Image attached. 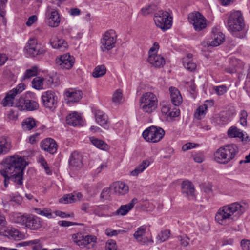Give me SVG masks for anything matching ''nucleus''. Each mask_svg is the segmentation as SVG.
I'll use <instances>...</instances> for the list:
<instances>
[{
  "label": "nucleus",
  "instance_id": "21",
  "mask_svg": "<svg viewBox=\"0 0 250 250\" xmlns=\"http://www.w3.org/2000/svg\"><path fill=\"white\" fill-rule=\"evenodd\" d=\"M137 203V199L136 198H133L130 203L121 206L119 209L113 212L110 216L125 215L133 208L135 204Z\"/></svg>",
  "mask_w": 250,
  "mask_h": 250
},
{
  "label": "nucleus",
  "instance_id": "50",
  "mask_svg": "<svg viewBox=\"0 0 250 250\" xmlns=\"http://www.w3.org/2000/svg\"><path fill=\"white\" fill-rule=\"evenodd\" d=\"M10 201L15 202L17 204H21L22 201V198L19 194H16L13 196H10Z\"/></svg>",
  "mask_w": 250,
  "mask_h": 250
},
{
  "label": "nucleus",
  "instance_id": "34",
  "mask_svg": "<svg viewBox=\"0 0 250 250\" xmlns=\"http://www.w3.org/2000/svg\"><path fill=\"white\" fill-rule=\"evenodd\" d=\"M150 165V162L148 160H145L138 165L131 172V175L132 176H137L139 173H142Z\"/></svg>",
  "mask_w": 250,
  "mask_h": 250
},
{
  "label": "nucleus",
  "instance_id": "38",
  "mask_svg": "<svg viewBox=\"0 0 250 250\" xmlns=\"http://www.w3.org/2000/svg\"><path fill=\"white\" fill-rule=\"evenodd\" d=\"M106 69L104 65H98L96 67L92 73V76L95 78H99L105 74Z\"/></svg>",
  "mask_w": 250,
  "mask_h": 250
},
{
  "label": "nucleus",
  "instance_id": "56",
  "mask_svg": "<svg viewBox=\"0 0 250 250\" xmlns=\"http://www.w3.org/2000/svg\"><path fill=\"white\" fill-rule=\"evenodd\" d=\"M197 146H198V145L192 143H188L183 146L182 150L184 151H186L189 149L195 147Z\"/></svg>",
  "mask_w": 250,
  "mask_h": 250
},
{
  "label": "nucleus",
  "instance_id": "23",
  "mask_svg": "<svg viewBox=\"0 0 250 250\" xmlns=\"http://www.w3.org/2000/svg\"><path fill=\"white\" fill-rule=\"evenodd\" d=\"M212 33V40L209 42L208 46L215 47L220 45L224 41V35L217 29H213Z\"/></svg>",
  "mask_w": 250,
  "mask_h": 250
},
{
  "label": "nucleus",
  "instance_id": "52",
  "mask_svg": "<svg viewBox=\"0 0 250 250\" xmlns=\"http://www.w3.org/2000/svg\"><path fill=\"white\" fill-rule=\"evenodd\" d=\"M40 242L39 239H34L33 240L24 241L19 244V245L21 246H31L34 244H38Z\"/></svg>",
  "mask_w": 250,
  "mask_h": 250
},
{
  "label": "nucleus",
  "instance_id": "28",
  "mask_svg": "<svg viewBox=\"0 0 250 250\" xmlns=\"http://www.w3.org/2000/svg\"><path fill=\"white\" fill-rule=\"evenodd\" d=\"M169 90L172 104L175 106L180 105L182 103V97L180 91L178 89L173 87H170Z\"/></svg>",
  "mask_w": 250,
  "mask_h": 250
},
{
  "label": "nucleus",
  "instance_id": "39",
  "mask_svg": "<svg viewBox=\"0 0 250 250\" xmlns=\"http://www.w3.org/2000/svg\"><path fill=\"white\" fill-rule=\"evenodd\" d=\"M158 8L156 5L150 4L148 6L142 8L141 9V13L144 16H146L150 14H154L155 15V13H157V10Z\"/></svg>",
  "mask_w": 250,
  "mask_h": 250
},
{
  "label": "nucleus",
  "instance_id": "46",
  "mask_svg": "<svg viewBox=\"0 0 250 250\" xmlns=\"http://www.w3.org/2000/svg\"><path fill=\"white\" fill-rule=\"evenodd\" d=\"M170 234V230H164L161 231V232L158 234L157 238H159L160 242H164L169 237Z\"/></svg>",
  "mask_w": 250,
  "mask_h": 250
},
{
  "label": "nucleus",
  "instance_id": "5",
  "mask_svg": "<svg viewBox=\"0 0 250 250\" xmlns=\"http://www.w3.org/2000/svg\"><path fill=\"white\" fill-rule=\"evenodd\" d=\"M239 152L238 146L231 144L220 147L214 154L215 161L222 164H226L233 160Z\"/></svg>",
  "mask_w": 250,
  "mask_h": 250
},
{
  "label": "nucleus",
  "instance_id": "48",
  "mask_svg": "<svg viewBox=\"0 0 250 250\" xmlns=\"http://www.w3.org/2000/svg\"><path fill=\"white\" fill-rule=\"evenodd\" d=\"M247 117L248 113L247 111L244 110H241L240 113V124L244 126L247 125Z\"/></svg>",
  "mask_w": 250,
  "mask_h": 250
},
{
  "label": "nucleus",
  "instance_id": "4",
  "mask_svg": "<svg viewBox=\"0 0 250 250\" xmlns=\"http://www.w3.org/2000/svg\"><path fill=\"white\" fill-rule=\"evenodd\" d=\"M228 26L229 30L234 36L240 38L244 36L245 24L240 11H234L230 14L228 17Z\"/></svg>",
  "mask_w": 250,
  "mask_h": 250
},
{
  "label": "nucleus",
  "instance_id": "64",
  "mask_svg": "<svg viewBox=\"0 0 250 250\" xmlns=\"http://www.w3.org/2000/svg\"><path fill=\"white\" fill-rule=\"evenodd\" d=\"M222 246H225L227 245H232L233 243V240L231 238H224L222 240Z\"/></svg>",
  "mask_w": 250,
  "mask_h": 250
},
{
  "label": "nucleus",
  "instance_id": "27",
  "mask_svg": "<svg viewBox=\"0 0 250 250\" xmlns=\"http://www.w3.org/2000/svg\"><path fill=\"white\" fill-rule=\"evenodd\" d=\"M95 120L100 126L106 128L108 122V117L104 112L100 110H96L94 111Z\"/></svg>",
  "mask_w": 250,
  "mask_h": 250
},
{
  "label": "nucleus",
  "instance_id": "55",
  "mask_svg": "<svg viewBox=\"0 0 250 250\" xmlns=\"http://www.w3.org/2000/svg\"><path fill=\"white\" fill-rule=\"evenodd\" d=\"M214 89L217 94L219 95H223L227 91L226 87L225 85L216 86Z\"/></svg>",
  "mask_w": 250,
  "mask_h": 250
},
{
  "label": "nucleus",
  "instance_id": "24",
  "mask_svg": "<svg viewBox=\"0 0 250 250\" xmlns=\"http://www.w3.org/2000/svg\"><path fill=\"white\" fill-rule=\"evenodd\" d=\"M66 121L67 124L73 126H82L83 124L82 117L77 112H74L67 115Z\"/></svg>",
  "mask_w": 250,
  "mask_h": 250
},
{
  "label": "nucleus",
  "instance_id": "43",
  "mask_svg": "<svg viewBox=\"0 0 250 250\" xmlns=\"http://www.w3.org/2000/svg\"><path fill=\"white\" fill-rule=\"evenodd\" d=\"M188 58L183 59V66L186 69L190 71H192L196 69V64L192 62V60L188 61Z\"/></svg>",
  "mask_w": 250,
  "mask_h": 250
},
{
  "label": "nucleus",
  "instance_id": "26",
  "mask_svg": "<svg viewBox=\"0 0 250 250\" xmlns=\"http://www.w3.org/2000/svg\"><path fill=\"white\" fill-rule=\"evenodd\" d=\"M111 189L119 195H124L128 191V187L125 183L116 182L111 185Z\"/></svg>",
  "mask_w": 250,
  "mask_h": 250
},
{
  "label": "nucleus",
  "instance_id": "40",
  "mask_svg": "<svg viewBox=\"0 0 250 250\" xmlns=\"http://www.w3.org/2000/svg\"><path fill=\"white\" fill-rule=\"evenodd\" d=\"M208 107L206 104L200 106L196 110L194 113V117L198 119H201L204 117L206 113Z\"/></svg>",
  "mask_w": 250,
  "mask_h": 250
},
{
  "label": "nucleus",
  "instance_id": "14",
  "mask_svg": "<svg viewBox=\"0 0 250 250\" xmlns=\"http://www.w3.org/2000/svg\"><path fill=\"white\" fill-rule=\"evenodd\" d=\"M72 238L74 242L81 247H84L91 242H96L97 239L95 236L84 235L80 232L73 234Z\"/></svg>",
  "mask_w": 250,
  "mask_h": 250
},
{
  "label": "nucleus",
  "instance_id": "62",
  "mask_svg": "<svg viewBox=\"0 0 250 250\" xmlns=\"http://www.w3.org/2000/svg\"><path fill=\"white\" fill-rule=\"evenodd\" d=\"M159 48V44L157 42H154L152 47H151L148 52L149 55H155L153 53L157 50Z\"/></svg>",
  "mask_w": 250,
  "mask_h": 250
},
{
  "label": "nucleus",
  "instance_id": "61",
  "mask_svg": "<svg viewBox=\"0 0 250 250\" xmlns=\"http://www.w3.org/2000/svg\"><path fill=\"white\" fill-rule=\"evenodd\" d=\"M37 16L36 15H32V16L29 17L26 24L28 26H31L37 21Z\"/></svg>",
  "mask_w": 250,
  "mask_h": 250
},
{
  "label": "nucleus",
  "instance_id": "63",
  "mask_svg": "<svg viewBox=\"0 0 250 250\" xmlns=\"http://www.w3.org/2000/svg\"><path fill=\"white\" fill-rule=\"evenodd\" d=\"M56 216H60L62 218H66V217H70V214H66V213L60 211V210H56L54 212Z\"/></svg>",
  "mask_w": 250,
  "mask_h": 250
},
{
  "label": "nucleus",
  "instance_id": "22",
  "mask_svg": "<svg viewBox=\"0 0 250 250\" xmlns=\"http://www.w3.org/2000/svg\"><path fill=\"white\" fill-rule=\"evenodd\" d=\"M181 191L184 196L188 198H193L194 196V187L192 183L188 181H184L182 182Z\"/></svg>",
  "mask_w": 250,
  "mask_h": 250
},
{
  "label": "nucleus",
  "instance_id": "60",
  "mask_svg": "<svg viewBox=\"0 0 250 250\" xmlns=\"http://www.w3.org/2000/svg\"><path fill=\"white\" fill-rule=\"evenodd\" d=\"M81 209L85 213H90V207L88 203H84L81 206Z\"/></svg>",
  "mask_w": 250,
  "mask_h": 250
},
{
  "label": "nucleus",
  "instance_id": "37",
  "mask_svg": "<svg viewBox=\"0 0 250 250\" xmlns=\"http://www.w3.org/2000/svg\"><path fill=\"white\" fill-rule=\"evenodd\" d=\"M38 68L36 66L27 69L22 76V80H24L37 76L38 74Z\"/></svg>",
  "mask_w": 250,
  "mask_h": 250
},
{
  "label": "nucleus",
  "instance_id": "29",
  "mask_svg": "<svg viewBox=\"0 0 250 250\" xmlns=\"http://www.w3.org/2000/svg\"><path fill=\"white\" fill-rule=\"evenodd\" d=\"M50 42L53 48L58 49L62 51H64L68 46L66 42L62 39H59L57 37L52 38L50 40Z\"/></svg>",
  "mask_w": 250,
  "mask_h": 250
},
{
  "label": "nucleus",
  "instance_id": "19",
  "mask_svg": "<svg viewBox=\"0 0 250 250\" xmlns=\"http://www.w3.org/2000/svg\"><path fill=\"white\" fill-rule=\"evenodd\" d=\"M69 164L71 168L73 169H80L83 165L82 155L76 151L72 152L69 160Z\"/></svg>",
  "mask_w": 250,
  "mask_h": 250
},
{
  "label": "nucleus",
  "instance_id": "3",
  "mask_svg": "<svg viewBox=\"0 0 250 250\" xmlns=\"http://www.w3.org/2000/svg\"><path fill=\"white\" fill-rule=\"evenodd\" d=\"M11 219L16 223L25 226L31 230H38L42 227V219L35 215L13 212Z\"/></svg>",
  "mask_w": 250,
  "mask_h": 250
},
{
  "label": "nucleus",
  "instance_id": "7",
  "mask_svg": "<svg viewBox=\"0 0 250 250\" xmlns=\"http://www.w3.org/2000/svg\"><path fill=\"white\" fill-rule=\"evenodd\" d=\"M165 134L164 130L161 127L152 125L146 129L142 135L147 142L157 143L163 138Z\"/></svg>",
  "mask_w": 250,
  "mask_h": 250
},
{
  "label": "nucleus",
  "instance_id": "20",
  "mask_svg": "<svg viewBox=\"0 0 250 250\" xmlns=\"http://www.w3.org/2000/svg\"><path fill=\"white\" fill-rule=\"evenodd\" d=\"M12 147L11 138L8 136L0 137V156L7 154Z\"/></svg>",
  "mask_w": 250,
  "mask_h": 250
},
{
  "label": "nucleus",
  "instance_id": "8",
  "mask_svg": "<svg viewBox=\"0 0 250 250\" xmlns=\"http://www.w3.org/2000/svg\"><path fill=\"white\" fill-rule=\"evenodd\" d=\"M29 93L21 95L19 99H15L14 106L21 110L34 111L39 108L38 103L28 98Z\"/></svg>",
  "mask_w": 250,
  "mask_h": 250
},
{
  "label": "nucleus",
  "instance_id": "12",
  "mask_svg": "<svg viewBox=\"0 0 250 250\" xmlns=\"http://www.w3.org/2000/svg\"><path fill=\"white\" fill-rule=\"evenodd\" d=\"M189 21L193 25L196 31H200L207 26V20L200 12H196L190 14L188 16Z\"/></svg>",
  "mask_w": 250,
  "mask_h": 250
},
{
  "label": "nucleus",
  "instance_id": "33",
  "mask_svg": "<svg viewBox=\"0 0 250 250\" xmlns=\"http://www.w3.org/2000/svg\"><path fill=\"white\" fill-rule=\"evenodd\" d=\"M90 142L97 148L103 150H106L108 148V145L102 140L99 139L95 137H89Z\"/></svg>",
  "mask_w": 250,
  "mask_h": 250
},
{
  "label": "nucleus",
  "instance_id": "15",
  "mask_svg": "<svg viewBox=\"0 0 250 250\" xmlns=\"http://www.w3.org/2000/svg\"><path fill=\"white\" fill-rule=\"evenodd\" d=\"M57 96L54 91L48 90L42 93V99L44 106L49 109L55 108L57 103Z\"/></svg>",
  "mask_w": 250,
  "mask_h": 250
},
{
  "label": "nucleus",
  "instance_id": "13",
  "mask_svg": "<svg viewBox=\"0 0 250 250\" xmlns=\"http://www.w3.org/2000/svg\"><path fill=\"white\" fill-rule=\"evenodd\" d=\"M26 86L23 83H20L17 86L9 91L3 99L2 104L4 106H13L14 105L15 96L23 91Z\"/></svg>",
  "mask_w": 250,
  "mask_h": 250
},
{
  "label": "nucleus",
  "instance_id": "57",
  "mask_svg": "<svg viewBox=\"0 0 250 250\" xmlns=\"http://www.w3.org/2000/svg\"><path fill=\"white\" fill-rule=\"evenodd\" d=\"M58 224L62 227H69L70 226L77 225V223H74L70 221H67L65 220L60 221L58 222Z\"/></svg>",
  "mask_w": 250,
  "mask_h": 250
},
{
  "label": "nucleus",
  "instance_id": "47",
  "mask_svg": "<svg viewBox=\"0 0 250 250\" xmlns=\"http://www.w3.org/2000/svg\"><path fill=\"white\" fill-rule=\"evenodd\" d=\"M122 99V93L121 90L117 89L113 95L112 101L115 104H119Z\"/></svg>",
  "mask_w": 250,
  "mask_h": 250
},
{
  "label": "nucleus",
  "instance_id": "6",
  "mask_svg": "<svg viewBox=\"0 0 250 250\" xmlns=\"http://www.w3.org/2000/svg\"><path fill=\"white\" fill-rule=\"evenodd\" d=\"M139 103L140 107L144 113L151 114L156 109L158 101L154 93L146 92L140 98Z\"/></svg>",
  "mask_w": 250,
  "mask_h": 250
},
{
  "label": "nucleus",
  "instance_id": "36",
  "mask_svg": "<svg viewBox=\"0 0 250 250\" xmlns=\"http://www.w3.org/2000/svg\"><path fill=\"white\" fill-rule=\"evenodd\" d=\"M22 126L24 129L30 130L36 126V121L33 118H27L22 122Z\"/></svg>",
  "mask_w": 250,
  "mask_h": 250
},
{
  "label": "nucleus",
  "instance_id": "31",
  "mask_svg": "<svg viewBox=\"0 0 250 250\" xmlns=\"http://www.w3.org/2000/svg\"><path fill=\"white\" fill-rule=\"evenodd\" d=\"M148 62L155 67H161L165 64V59L160 55H150Z\"/></svg>",
  "mask_w": 250,
  "mask_h": 250
},
{
  "label": "nucleus",
  "instance_id": "49",
  "mask_svg": "<svg viewBox=\"0 0 250 250\" xmlns=\"http://www.w3.org/2000/svg\"><path fill=\"white\" fill-rule=\"evenodd\" d=\"M40 163L41 166L43 167L46 173L48 174H51L52 172L50 170L49 167L48 166L47 161L43 157H42L40 158Z\"/></svg>",
  "mask_w": 250,
  "mask_h": 250
},
{
  "label": "nucleus",
  "instance_id": "44",
  "mask_svg": "<svg viewBox=\"0 0 250 250\" xmlns=\"http://www.w3.org/2000/svg\"><path fill=\"white\" fill-rule=\"evenodd\" d=\"M43 80L44 79L42 78L39 77H36L32 82V87L37 90L42 89Z\"/></svg>",
  "mask_w": 250,
  "mask_h": 250
},
{
  "label": "nucleus",
  "instance_id": "53",
  "mask_svg": "<svg viewBox=\"0 0 250 250\" xmlns=\"http://www.w3.org/2000/svg\"><path fill=\"white\" fill-rule=\"evenodd\" d=\"M122 232H125L123 230H112L110 229H107L106 230L105 233L107 236H116L118 234V233Z\"/></svg>",
  "mask_w": 250,
  "mask_h": 250
},
{
  "label": "nucleus",
  "instance_id": "41",
  "mask_svg": "<svg viewBox=\"0 0 250 250\" xmlns=\"http://www.w3.org/2000/svg\"><path fill=\"white\" fill-rule=\"evenodd\" d=\"M146 231V227L142 226L138 228L134 234V238L139 242H142L143 236L145 235Z\"/></svg>",
  "mask_w": 250,
  "mask_h": 250
},
{
  "label": "nucleus",
  "instance_id": "54",
  "mask_svg": "<svg viewBox=\"0 0 250 250\" xmlns=\"http://www.w3.org/2000/svg\"><path fill=\"white\" fill-rule=\"evenodd\" d=\"M178 240L181 242V245L183 247H186L188 244V238L186 235L178 236Z\"/></svg>",
  "mask_w": 250,
  "mask_h": 250
},
{
  "label": "nucleus",
  "instance_id": "17",
  "mask_svg": "<svg viewBox=\"0 0 250 250\" xmlns=\"http://www.w3.org/2000/svg\"><path fill=\"white\" fill-rule=\"evenodd\" d=\"M74 58L69 54L62 55L56 59V63L62 69H69L74 63Z\"/></svg>",
  "mask_w": 250,
  "mask_h": 250
},
{
  "label": "nucleus",
  "instance_id": "11",
  "mask_svg": "<svg viewBox=\"0 0 250 250\" xmlns=\"http://www.w3.org/2000/svg\"><path fill=\"white\" fill-rule=\"evenodd\" d=\"M117 35L114 30L107 31L101 41V49L103 52L109 51L114 48L116 42Z\"/></svg>",
  "mask_w": 250,
  "mask_h": 250
},
{
  "label": "nucleus",
  "instance_id": "51",
  "mask_svg": "<svg viewBox=\"0 0 250 250\" xmlns=\"http://www.w3.org/2000/svg\"><path fill=\"white\" fill-rule=\"evenodd\" d=\"M241 246L243 250H250V240H242L241 241Z\"/></svg>",
  "mask_w": 250,
  "mask_h": 250
},
{
  "label": "nucleus",
  "instance_id": "58",
  "mask_svg": "<svg viewBox=\"0 0 250 250\" xmlns=\"http://www.w3.org/2000/svg\"><path fill=\"white\" fill-rule=\"evenodd\" d=\"M180 115V110L179 109L174 108L173 111L169 112L167 115V117L170 118H175L179 116Z\"/></svg>",
  "mask_w": 250,
  "mask_h": 250
},
{
  "label": "nucleus",
  "instance_id": "25",
  "mask_svg": "<svg viewBox=\"0 0 250 250\" xmlns=\"http://www.w3.org/2000/svg\"><path fill=\"white\" fill-rule=\"evenodd\" d=\"M6 220L5 217L0 214V228H1V230H0V234L3 236L9 237H14L18 232L14 230V231L12 229H9L8 228L5 227Z\"/></svg>",
  "mask_w": 250,
  "mask_h": 250
},
{
  "label": "nucleus",
  "instance_id": "45",
  "mask_svg": "<svg viewBox=\"0 0 250 250\" xmlns=\"http://www.w3.org/2000/svg\"><path fill=\"white\" fill-rule=\"evenodd\" d=\"M111 190H112L111 189V187L110 188H104L101 193L100 198L103 200L109 199L111 195Z\"/></svg>",
  "mask_w": 250,
  "mask_h": 250
},
{
  "label": "nucleus",
  "instance_id": "35",
  "mask_svg": "<svg viewBox=\"0 0 250 250\" xmlns=\"http://www.w3.org/2000/svg\"><path fill=\"white\" fill-rule=\"evenodd\" d=\"M33 210L36 214L46 217L47 218H54L51 213V210L50 208H43L41 209L39 208H33Z\"/></svg>",
  "mask_w": 250,
  "mask_h": 250
},
{
  "label": "nucleus",
  "instance_id": "16",
  "mask_svg": "<svg viewBox=\"0 0 250 250\" xmlns=\"http://www.w3.org/2000/svg\"><path fill=\"white\" fill-rule=\"evenodd\" d=\"M48 24L51 27H57L60 23L61 19L58 11L50 6H48L46 11Z\"/></svg>",
  "mask_w": 250,
  "mask_h": 250
},
{
  "label": "nucleus",
  "instance_id": "1",
  "mask_svg": "<svg viewBox=\"0 0 250 250\" xmlns=\"http://www.w3.org/2000/svg\"><path fill=\"white\" fill-rule=\"evenodd\" d=\"M1 164L3 168L0 170V174L4 178V187H8L10 180L22 186L24 170L26 166L24 158L18 155L8 156L2 160Z\"/></svg>",
  "mask_w": 250,
  "mask_h": 250
},
{
  "label": "nucleus",
  "instance_id": "30",
  "mask_svg": "<svg viewBox=\"0 0 250 250\" xmlns=\"http://www.w3.org/2000/svg\"><path fill=\"white\" fill-rule=\"evenodd\" d=\"M228 134L229 137L232 138H236L238 137L243 141L249 142L250 141L249 137L248 136H246L245 137V135L242 131H241L240 130L237 128L235 126H232L230 128H229L228 130Z\"/></svg>",
  "mask_w": 250,
  "mask_h": 250
},
{
  "label": "nucleus",
  "instance_id": "9",
  "mask_svg": "<svg viewBox=\"0 0 250 250\" xmlns=\"http://www.w3.org/2000/svg\"><path fill=\"white\" fill-rule=\"evenodd\" d=\"M154 20L156 26L163 31L169 29L172 25V17L167 11L159 10L155 13Z\"/></svg>",
  "mask_w": 250,
  "mask_h": 250
},
{
  "label": "nucleus",
  "instance_id": "32",
  "mask_svg": "<svg viewBox=\"0 0 250 250\" xmlns=\"http://www.w3.org/2000/svg\"><path fill=\"white\" fill-rule=\"evenodd\" d=\"M66 97L69 98V102H77L82 97V92L81 90H68L65 93Z\"/></svg>",
  "mask_w": 250,
  "mask_h": 250
},
{
  "label": "nucleus",
  "instance_id": "18",
  "mask_svg": "<svg viewBox=\"0 0 250 250\" xmlns=\"http://www.w3.org/2000/svg\"><path fill=\"white\" fill-rule=\"evenodd\" d=\"M41 148L51 154H54L57 150L58 145L52 138H47L43 140L40 144Z\"/></svg>",
  "mask_w": 250,
  "mask_h": 250
},
{
  "label": "nucleus",
  "instance_id": "42",
  "mask_svg": "<svg viewBox=\"0 0 250 250\" xmlns=\"http://www.w3.org/2000/svg\"><path fill=\"white\" fill-rule=\"evenodd\" d=\"M77 201L75 195L72 194L64 195L59 199V202L64 204L72 203Z\"/></svg>",
  "mask_w": 250,
  "mask_h": 250
},
{
  "label": "nucleus",
  "instance_id": "2",
  "mask_svg": "<svg viewBox=\"0 0 250 250\" xmlns=\"http://www.w3.org/2000/svg\"><path fill=\"white\" fill-rule=\"evenodd\" d=\"M248 208L245 202H235L220 208L215 215V220L220 224L226 225L236 220Z\"/></svg>",
  "mask_w": 250,
  "mask_h": 250
},
{
  "label": "nucleus",
  "instance_id": "10",
  "mask_svg": "<svg viewBox=\"0 0 250 250\" xmlns=\"http://www.w3.org/2000/svg\"><path fill=\"white\" fill-rule=\"evenodd\" d=\"M24 50L27 55L38 60L42 58L46 53V50L38 45L37 40L34 39L28 41Z\"/></svg>",
  "mask_w": 250,
  "mask_h": 250
},
{
  "label": "nucleus",
  "instance_id": "59",
  "mask_svg": "<svg viewBox=\"0 0 250 250\" xmlns=\"http://www.w3.org/2000/svg\"><path fill=\"white\" fill-rule=\"evenodd\" d=\"M170 110V107L168 104L163 105L161 108V112L164 115H168Z\"/></svg>",
  "mask_w": 250,
  "mask_h": 250
}]
</instances>
